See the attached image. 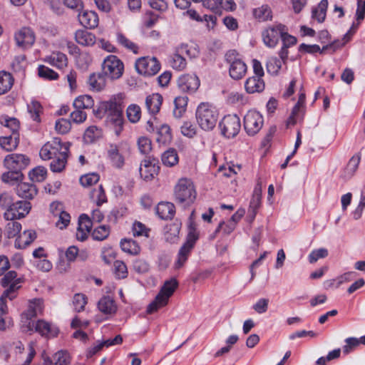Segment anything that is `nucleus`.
Listing matches in <instances>:
<instances>
[{"label":"nucleus","mask_w":365,"mask_h":365,"mask_svg":"<svg viewBox=\"0 0 365 365\" xmlns=\"http://www.w3.org/2000/svg\"><path fill=\"white\" fill-rule=\"evenodd\" d=\"M123 107L121 94L111 97L101 105V109L106 113L107 121L113 125L116 135H119L123 130Z\"/></svg>","instance_id":"obj_1"},{"label":"nucleus","mask_w":365,"mask_h":365,"mask_svg":"<svg viewBox=\"0 0 365 365\" xmlns=\"http://www.w3.org/2000/svg\"><path fill=\"white\" fill-rule=\"evenodd\" d=\"M218 116L215 107L208 103H201L197 108V122L204 130H212L217 123Z\"/></svg>","instance_id":"obj_2"},{"label":"nucleus","mask_w":365,"mask_h":365,"mask_svg":"<svg viewBox=\"0 0 365 365\" xmlns=\"http://www.w3.org/2000/svg\"><path fill=\"white\" fill-rule=\"evenodd\" d=\"M178 286V282L175 278L165 281L155 300L149 304L147 309L148 313L151 314L165 306Z\"/></svg>","instance_id":"obj_3"},{"label":"nucleus","mask_w":365,"mask_h":365,"mask_svg":"<svg viewBox=\"0 0 365 365\" xmlns=\"http://www.w3.org/2000/svg\"><path fill=\"white\" fill-rule=\"evenodd\" d=\"M225 61L228 65L229 75L234 80H240L246 74L247 64L235 50L229 51L225 54Z\"/></svg>","instance_id":"obj_4"},{"label":"nucleus","mask_w":365,"mask_h":365,"mask_svg":"<svg viewBox=\"0 0 365 365\" xmlns=\"http://www.w3.org/2000/svg\"><path fill=\"white\" fill-rule=\"evenodd\" d=\"M175 200L180 202L192 203L196 198V191L192 181L186 178H180L174 188Z\"/></svg>","instance_id":"obj_5"},{"label":"nucleus","mask_w":365,"mask_h":365,"mask_svg":"<svg viewBox=\"0 0 365 365\" xmlns=\"http://www.w3.org/2000/svg\"><path fill=\"white\" fill-rule=\"evenodd\" d=\"M43 301L41 299H34L29 302L27 309L21 314V329L24 332L33 331L34 322L32 319L43 311Z\"/></svg>","instance_id":"obj_6"},{"label":"nucleus","mask_w":365,"mask_h":365,"mask_svg":"<svg viewBox=\"0 0 365 365\" xmlns=\"http://www.w3.org/2000/svg\"><path fill=\"white\" fill-rule=\"evenodd\" d=\"M103 73L111 80L120 78L124 71L123 63L116 56H107L103 63Z\"/></svg>","instance_id":"obj_7"},{"label":"nucleus","mask_w":365,"mask_h":365,"mask_svg":"<svg viewBox=\"0 0 365 365\" xmlns=\"http://www.w3.org/2000/svg\"><path fill=\"white\" fill-rule=\"evenodd\" d=\"M65 147L69 149L70 143L68 142L63 143L61 138H53L42 146L39 155L43 160H49L58 155Z\"/></svg>","instance_id":"obj_8"},{"label":"nucleus","mask_w":365,"mask_h":365,"mask_svg":"<svg viewBox=\"0 0 365 365\" xmlns=\"http://www.w3.org/2000/svg\"><path fill=\"white\" fill-rule=\"evenodd\" d=\"M219 126L222 135L227 138H232L240 130V119L237 115H227L220 122Z\"/></svg>","instance_id":"obj_9"},{"label":"nucleus","mask_w":365,"mask_h":365,"mask_svg":"<svg viewBox=\"0 0 365 365\" xmlns=\"http://www.w3.org/2000/svg\"><path fill=\"white\" fill-rule=\"evenodd\" d=\"M21 278L17 277L16 272L9 271L5 274L1 281L2 287L6 288L4 290V296L9 297V300L14 299L16 297V291L21 287Z\"/></svg>","instance_id":"obj_10"},{"label":"nucleus","mask_w":365,"mask_h":365,"mask_svg":"<svg viewBox=\"0 0 365 365\" xmlns=\"http://www.w3.org/2000/svg\"><path fill=\"white\" fill-rule=\"evenodd\" d=\"M135 68L140 74L151 76L160 69V63L155 57H141L135 62Z\"/></svg>","instance_id":"obj_11"},{"label":"nucleus","mask_w":365,"mask_h":365,"mask_svg":"<svg viewBox=\"0 0 365 365\" xmlns=\"http://www.w3.org/2000/svg\"><path fill=\"white\" fill-rule=\"evenodd\" d=\"M263 117L256 110H249L244 117V128L250 135L257 134L262 128Z\"/></svg>","instance_id":"obj_12"},{"label":"nucleus","mask_w":365,"mask_h":365,"mask_svg":"<svg viewBox=\"0 0 365 365\" xmlns=\"http://www.w3.org/2000/svg\"><path fill=\"white\" fill-rule=\"evenodd\" d=\"M31 208L28 201L19 200L14 202L10 208L5 210L4 217L6 220H14L26 217Z\"/></svg>","instance_id":"obj_13"},{"label":"nucleus","mask_w":365,"mask_h":365,"mask_svg":"<svg viewBox=\"0 0 365 365\" xmlns=\"http://www.w3.org/2000/svg\"><path fill=\"white\" fill-rule=\"evenodd\" d=\"M30 159L23 154L12 153L6 156L4 160V166L7 170L21 172L29 164Z\"/></svg>","instance_id":"obj_14"},{"label":"nucleus","mask_w":365,"mask_h":365,"mask_svg":"<svg viewBox=\"0 0 365 365\" xmlns=\"http://www.w3.org/2000/svg\"><path fill=\"white\" fill-rule=\"evenodd\" d=\"M284 27V25L277 24L266 29L262 34L264 43L269 48L275 47L281 38Z\"/></svg>","instance_id":"obj_15"},{"label":"nucleus","mask_w":365,"mask_h":365,"mask_svg":"<svg viewBox=\"0 0 365 365\" xmlns=\"http://www.w3.org/2000/svg\"><path fill=\"white\" fill-rule=\"evenodd\" d=\"M200 81L195 74H184L178 80V87L181 92L192 94L200 87Z\"/></svg>","instance_id":"obj_16"},{"label":"nucleus","mask_w":365,"mask_h":365,"mask_svg":"<svg viewBox=\"0 0 365 365\" xmlns=\"http://www.w3.org/2000/svg\"><path fill=\"white\" fill-rule=\"evenodd\" d=\"M92 225V220L87 215L82 214L80 215L76 232V237L78 240L83 242L87 239L88 234L91 232Z\"/></svg>","instance_id":"obj_17"},{"label":"nucleus","mask_w":365,"mask_h":365,"mask_svg":"<svg viewBox=\"0 0 365 365\" xmlns=\"http://www.w3.org/2000/svg\"><path fill=\"white\" fill-rule=\"evenodd\" d=\"M15 40L19 46L24 48L31 46L35 41L34 34L31 29L24 27L15 34Z\"/></svg>","instance_id":"obj_18"},{"label":"nucleus","mask_w":365,"mask_h":365,"mask_svg":"<svg viewBox=\"0 0 365 365\" xmlns=\"http://www.w3.org/2000/svg\"><path fill=\"white\" fill-rule=\"evenodd\" d=\"M108 158L111 165L116 168H121L125 164V158L117 145L110 144L108 148Z\"/></svg>","instance_id":"obj_19"},{"label":"nucleus","mask_w":365,"mask_h":365,"mask_svg":"<svg viewBox=\"0 0 365 365\" xmlns=\"http://www.w3.org/2000/svg\"><path fill=\"white\" fill-rule=\"evenodd\" d=\"M34 331L46 337H54L58 333L57 327L44 320H38L36 323L34 322Z\"/></svg>","instance_id":"obj_20"},{"label":"nucleus","mask_w":365,"mask_h":365,"mask_svg":"<svg viewBox=\"0 0 365 365\" xmlns=\"http://www.w3.org/2000/svg\"><path fill=\"white\" fill-rule=\"evenodd\" d=\"M80 24L87 29H95L98 26L99 19L98 14L93 11H83L78 14Z\"/></svg>","instance_id":"obj_21"},{"label":"nucleus","mask_w":365,"mask_h":365,"mask_svg":"<svg viewBox=\"0 0 365 365\" xmlns=\"http://www.w3.org/2000/svg\"><path fill=\"white\" fill-rule=\"evenodd\" d=\"M264 81L259 76L249 77L245 82V91L250 94L261 93L264 91Z\"/></svg>","instance_id":"obj_22"},{"label":"nucleus","mask_w":365,"mask_h":365,"mask_svg":"<svg viewBox=\"0 0 365 365\" xmlns=\"http://www.w3.org/2000/svg\"><path fill=\"white\" fill-rule=\"evenodd\" d=\"M69 149L66 147L61 153L53 159L50 163V169L53 173H61L67 164V158Z\"/></svg>","instance_id":"obj_23"},{"label":"nucleus","mask_w":365,"mask_h":365,"mask_svg":"<svg viewBox=\"0 0 365 365\" xmlns=\"http://www.w3.org/2000/svg\"><path fill=\"white\" fill-rule=\"evenodd\" d=\"M158 166L149 160L142 161L140 166V175L145 180H150L154 178L158 172Z\"/></svg>","instance_id":"obj_24"},{"label":"nucleus","mask_w":365,"mask_h":365,"mask_svg":"<svg viewBox=\"0 0 365 365\" xmlns=\"http://www.w3.org/2000/svg\"><path fill=\"white\" fill-rule=\"evenodd\" d=\"M156 213L163 220H171L175 214L174 204L169 202H162L156 207Z\"/></svg>","instance_id":"obj_25"},{"label":"nucleus","mask_w":365,"mask_h":365,"mask_svg":"<svg viewBox=\"0 0 365 365\" xmlns=\"http://www.w3.org/2000/svg\"><path fill=\"white\" fill-rule=\"evenodd\" d=\"M36 238V233L33 230H28L21 233L15 240V247L24 249Z\"/></svg>","instance_id":"obj_26"},{"label":"nucleus","mask_w":365,"mask_h":365,"mask_svg":"<svg viewBox=\"0 0 365 365\" xmlns=\"http://www.w3.org/2000/svg\"><path fill=\"white\" fill-rule=\"evenodd\" d=\"M88 84L91 90L96 92L101 91L106 86V76L102 73H92L90 75Z\"/></svg>","instance_id":"obj_27"},{"label":"nucleus","mask_w":365,"mask_h":365,"mask_svg":"<svg viewBox=\"0 0 365 365\" xmlns=\"http://www.w3.org/2000/svg\"><path fill=\"white\" fill-rule=\"evenodd\" d=\"M163 97L159 93H153L146 97L145 106L151 115H155L160 109Z\"/></svg>","instance_id":"obj_28"},{"label":"nucleus","mask_w":365,"mask_h":365,"mask_svg":"<svg viewBox=\"0 0 365 365\" xmlns=\"http://www.w3.org/2000/svg\"><path fill=\"white\" fill-rule=\"evenodd\" d=\"M17 195L26 199H32L37 194V189L34 184L27 182L18 183L16 187Z\"/></svg>","instance_id":"obj_29"},{"label":"nucleus","mask_w":365,"mask_h":365,"mask_svg":"<svg viewBox=\"0 0 365 365\" xmlns=\"http://www.w3.org/2000/svg\"><path fill=\"white\" fill-rule=\"evenodd\" d=\"M43 365H70L69 355L66 351H57L51 358L46 359Z\"/></svg>","instance_id":"obj_30"},{"label":"nucleus","mask_w":365,"mask_h":365,"mask_svg":"<svg viewBox=\"0 0 365 365\" xmlns=\"http://www.w3.org/2000/svg\"><path fill=\"white\" fill-rule=\"evenodd\" d=\"M45 61L50 65L59 69H63L66 67L68 64L66 56L59 51L53 52L50 56L46 58Z\"/></svg>","instance_id":"obj_31"},{"label":"nucleus","mask_w":365,"mask_h":365,"mask_svg":"<svg viewBox=\"0 0 365 365\" xmlns=\"http://www.w3.org/2000/svg\"><path fill=\"white\" fill-rule=\"evenodd\" d=\"M98 307L105 314H113L117 310L115 301L109 296L102 297L98 302Z\"/></svg>","instance_id":"obj_32"},{"label":"nucleus","mask_w":365,"mask_h":365,"mask_svg":"<svg viewBox=\"0 0 365 365\" xmlns=\"http://www.w3.org/2000/svg\"><path fill=\"white\" fill-rule=\"evenodd\" d=\"M75 38L78 43L83 46H93L96 42L95 35L86 30H78L75 34Z\"/></svg>","instance_id":"obj_33"},{"label":"nucleus","mask_w":365,"mask_h":365,"mask_svg":"<svg viewBox=\"0 0 365 365\" xmlns=\"http://www.w3.org/2000/svg\"><path fill=\"white\" fill-rule=\"evenodd\" d=\"M120 247L124 252L133 255H138L140 252V247L136 241L132 239L121 240Z\"/></svg>","instance_id":"obj_34"},{"label":"nucleus","mask_w":365,"mask_h":365,"mask_svg":"<svg viewBox=\"0 0 365 365\" xmlns=\"http://www.w3.org/2000/svg\"><path fill=\"white\" fill-rule=\"evenodd\" d=\"M19 144L18 134L0 138V146L6 151L14 150Z\"/></svg>","instance_id":"obj_35"},{"label":"nucleus","mask_w":365,"mask_h":365,"mask_svg":"<svg viewBox=\"0 0 365 365\" xmlns=\"http://www.w3.org/2000/svg\"><path fill=\"white\" fill-rule=\"evenodd\" d=\"M162 163L168 167H173L178 163L179 158L176 150L168 149L163 153L161 157Z\"/></svg>","instance_id":"obj_36"},{"label":"nucleus","mask_w":365,"mask_h":365,"mask_svg":"<svg viewBox=\"0 0 365 365\" xmlns=\"http://www.w3.org/2000/svg\"><path fill=\"white\" fill-rule=\"evenodd\" d=\"M73 105L75 109H88L93 106L94 101L91 96L83 95L77 97L74 100Z\"/></svg>","instance_id":"obj_37"},{"label":"nucleus","mask_w":365,"mask_h":365,"mask_svg":"<svg viewBox=\"0 0 365 365\" xmlns=\"http://www.w3.org/2000/svg\"><path fill=\"white\" fill-rule=\"evenodd\" d=\"M188 98L187 96H178L175 98V108L173 115L175 118H180L186 110Z\"/></svg>","instance_id":"obj_38"},{"label":"nucleus","mask_w":365,"mask_h":365,"mask_svg":"<svg viewBox=\"0 0 365 365\" xmlns=\"http://www.w3.org/2000/svg\"><path fill=\"white\" fill-rule=\"evenodd\" d=\"M14 79L11 75L6 71H0V95L8 92L12 87Z\"/></svg>","instance_id":"obj_39"},{"label":"nucleus","mask_w":365,"mask_h":365,"mask_svg":"<svg viewBox=\"0 0 365 365\" xmlns=\"http://www.w3.org/2000/svg\"><path fill=\"white\" fill-rule=\"evenodd\" d=\"M328 7V1L322 0L318 6L313 9L312 16L318 22L322 23L324 21Z\"/></svg>","instance_id":"obj_40"},{"label":"nucleus","mask_w":365,"mask_h":365,"mask_svg":"<svg viewBox=\"0 0 365 365\" xmlns=\"http://www.w3.org/2000/svg\"><path fill=\"white\" fill-rule=\"evenodd\" d=\"M24 175L21 172L16 170H8L7 172L4 173L1 175V180L6 183L11 185H15L21 181Z\"/></svg>","instance_id":"obj_41"},{"label":"nucleus","mask_w":365,"mask_h":365,"mask_svg":"<svg viewBox=\"0 0 365 365\" xmlns=\"http://www.w3.org/2000/svg\"><path fill=\"white\" fill-rule=\"evenodd\" d=\"M171 130L168 125H163L158 130L157 141L160 144L166 145L171 142Z\"/></svg>","instance_id":"obj_42"},{"label":"nucleus","mask_w":365,"mask_h":365,"mask_svg":"<svg viewBox=\"0 0 365 365\" xmlns=\"http://www.w3.org/2000/svg\"><path fill=\"white\" fill-rule=\"evenodd\" d=\"M0 123L5 128L9 129L12 134H17L19 128V122L16 118L7 115L1 116L0 118Z\"/></svg>","instance_id":"obj_43"},{"label":"nucleus","mask_w":365,"mask_h":365,"mask_svg":"<svg viewBox=\"0 0 365 365\" xmlns=\"http://www.w3.org/2000/svg\"><path fill=\"white\" fill-rule=\"evenodd\" d=\"M28 112L31 118L36 122H40V114L42 113V106L39 102L36 100H32L27 105Z\"/></svg>","instance_id":"obj_44"},{"label":"nucleus","mask_w":365,"mask_h":365,"mask_svg":"<svg viewBox=\"0 0 365 365\" xmlns=\"http://www.w3.org/2000/svg\"><path fill=\"white\" fill-rule=\"evenodd\" d=\"M283 61L275 56L269 57L267 61V71L271 75H277L282 69Z\"/></svg>","instance_id":"obj_45"},{"label":"nucleus","mask_w":365,"mask_h":365,"mask_svg":"<svg viewBox=\"0 0 365 365\" xmlns=\"http://www.w3.org/2000/svg\"><path fill=\"white\" fill-rule=\"evenodd\" d=\"M102 135L101 130L96 125L89 126L84 133L83 139L85 142L91 143L101 138Z\"/></svg>","instance_id":"obj_46"},{"label":"nucleus","mask_w":365,"mask_h":365,"mask_svg":"<svg viewBox=\"0 0 365 365\" xmlns=\"http://www.w3.org/2000/svg\"><path fill=\"white\" fill-rule=\"evenodd\" d=\"M191 250L182 246L180 247L177 255V259L173 265L175 269H179L184 266L191 253Z\"/></svg>","instance_id":"obj_47"},{"label":"nucleus","mask_w":365,"mask_h":365,"mask_svg":"<svg viewBox=\"0 0 365 365\" xmlns=\"http://www.w3.org/2000/svg\"><path fill=\"white\" fill-rule=\"evenodd\" d=\"M88 303V298L83 293H76L73 297L72 304L73 309L77 312H81L85 309Z\"/></svg>","instance_id":"obj_48"},{"label":"nucleus","mask_w":365,"mask_h":365,"mask_svg":"<svg viewBox=\"0 0 365 365\" xmlns=\"http://www.w3.org/2000/svg\"><path fill=\"white\" fill-rule=\"evenodd\" d=\"M90 197L98 206L101 205L107 201V197L102 185L93 189L90 193Z\"/></svg>","instance_id":"obj_49"},{"label":"nucleus","mask_w":365,"mask_h":365,"mask_svg":"<svg viewBox=\"0 0 365 365\" xmlns=\"http://www.w3.org/2000/svg\"><path fill=\"white\" fill-rule=\"evenodd\" d=\"M253 14L260 21H264L272 18V11L267 5H262L255 9Z\"/></svg>","instance_id":"obj_50"},{"label":"nucleus","mask_w":365,"mask_h":365,"mask_svg":"<svg viewBox=\"0 0 365 365\" xmlns=\"http://www.w3.org/2000/svg\"><path fill=\"white\" fill-rule=\"evenodd\" d=\"M47 170L43 166H38L29 173V177L32 181L42 182L46 179Z\"/></svg>","instance_id":"obj_51"},{"label":"nucleus","mask_w":365,"mask_h":365,"mask_svg":"<svg viewBox=\"0 0 365 365\" xmlns=\"http://www.w3.org/2000/svg\"><path fill=\"white\" fill-rule=\"evenodd\" d=\"M170 66L177 70L182 71L185 68L187 62L185 58L178 53L173 54L170 59Z\"/></svg>","instance_id":"obj_52"},{"label":"nucleus","mask_w":365,"mask_h":365,"mask_svg":"<svg viewBox=\"0 0 365 365\" xmlns=\"http://www.w3.org/2000/svg\"><path fill=\"white\" fill-rule=\"evenodd\" d=\"M113 271L115 277L118 279H125L128 276V268L123 261L115 260L114 262Z\"/></svg>","instance_id":"obj_53"},{"label":"nucleus","mask_w":365,"mask_h":365,"mask_svg":"<svg viewBox=\"0 0 365 365\" xmlns=\"http://www.w3.org/2000/svg\"><path fill=\"white\" fill-rule=\"evenodd\" d=\"M109 233V227L101 225L94 229L91 233V236L94 240L102 241L108 237Z\"/></svg>","instance_id":"obj_54"},{"label":"nucleus","mask_w":365,"mask_h":365,"mask_svg":"<svg viewBox=\"0 0 365 365\" xmlns=\"http://www.w3.org/2000/svg\"><path fill=\"white\" fill-rule=\"evenodd\" d=\"M6 226V233L9 238H13L19 234L21 230V225L20 222L14 220H9Z\"/></svg>","instance_id":"obj_55"},{"label":"nucleus","mask_w":365,"mask_h":365,"mask_svg":"<svg viewBox=\"0 0 365 365\" xmlns=\"http://www.w3.org/2000/svg\"><path fill=\"white\" fill-rule=\"evenodd\" d=\"M126 114L131 123H137L140 118V108L135 104L130 105L127 108Z\"/></svg>","instance_id":"obj_56"},{"label":"nucleus","mask_w":365,"mask_h":365,"mask_svg":"<svg viewBox=\"0 0 365 365\" xmlns=\"http://www.w3.org/2000/svg\"><path fill=\"white\" fill-rule=\"evenodd\" d=\"M345 344L342 347V352L344 355H348L359 346L358 338L348 337L344 340Z\"/></svg>","instance_id":"obj_57"},{"label":"nucleus","mask_w":365,"mask_h":365,"mask_svg":"<svg viewBox=\"0 0 365 365\" xmlns=\"http://www.w3.org/2000/svg\"><path fill=\"white\" fill-rule=\"evenodd\" d=\"M132 232L134 237H148L150 229L147 228L145 225L140 222H135L132 227Z\"/></svg>","instance_id":"obj_58"},{"label":"nucleus","mask_w":365,"mask_h":365,"mask_svg":"<svg viewBox=\"0 0 365 365\" xmlns=\"http://www.w3.org/2000/svg\"><path fill=\"white\" fill-rule=\"evenodd\" d=\"M117 41L121 46L133 51L134 53H138V46L126 38L123 34L118 33L117 34Z\"/></svg>","instance_id":"obj_59"},{"label":"nucleus","mask_w":365,"mask_h":365,"mask_svg":"<svg viewBox=\"0 0 365 365\" xmlns=\"http://www.w3.org/2000/svg\"><path fill=\"white\" fill-rule=\"evenodd\" d=\"M360 160L361 158L359 155H355L352 156V158L349 160L345 169V173H346L348 177H351L356 171Z\"/></svg>","instance_id":"obj_60"},{"label":"nucleus","mask_w":365,"mask_h":365,"mask_svg":"<svg viewBox=\"0 0 365 365\" xmlns=\"http://www.w3.org/2000/svg\"><path fill=\"white\" fill-rule=\"evenodd\" d=\"M38 73L41 78L48 80H56L58 78V75L56 72L43 65L39 66Z\"/></svg>","instance_id":"obj_61"},{"label":"nucleus","mask_w":365,"mask_h":365,"mask_svg":"<svg viewBox=\"0 0 365 365\" xmlns=\"http://www.w3.org/2000/svg\"><path fill=\"white\" fill-rule=\"evenodd\" d=\"M139 151L143 155L148 154L152 150L151 140L147 137H140L138 140Z\"/></svg>","instance_id":"obj_62"},{"label":"nucleus","mask_w":365,"mask_h":365,"mask_svg":"<svg viewBox=\"0 0 365 365\" xmlns=\"http://www.w3.org/2000/svg\"><path fill=\"white\" fill-rule=\"evenodd\" d=\"M99 179L100 177L97 173H88L81 177L80 182L83 187H88L98 182Z\"/></svg>","instance_id":"obj_63"},{"label":"nucleus","mask_w":365,"mask_h":365,"mask_svg":"<svg viewBox=\"0 0 365 365\" xmlns=\"http://www.w3.org/2000/svg\"><path fill=\"white\" fill-rule=\"evenodd\" d=\"M14 198L11 193L3 192L0 193V207L5 210H8L14 204Z\"/></svg>","instance_id":"obj_64"}]
</instances>
